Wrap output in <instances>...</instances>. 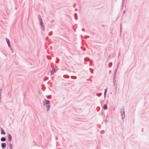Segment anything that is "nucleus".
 <instances>
[{"mask_svg": "<svg viewBox=\"0 0 149 149\" xmlns=\"http://www.w3.org/2000/svg\"><path fill=\"white\" fill-rule=\"evenodd\" d=\"M120 113L122 118L123 119H124L125 118V110L124 108L121 109L120 110Z\"/></svg>", "mask_w": 149, "mask_h": 149, "instance_id": "nucleus-1", "label": "nucleus"}, {"mask_svg": "<svg viewBox=\"0 0 149 149\" xmlns=\"http://www.w3.org/2000/svg\"><path fill=\"white\" fill-rule=\"evenodd\" d=\"M113 84L114 87V93L116 94V92L117 87V83L116 80H113Z\"/></svg>", "mask_w": 149, "mask_h": 149, "instance_id": "nucleus-2", "label": "nucleus"}, {"mask_svg": "<svg viewBox=\"0 0 149 149\" xmlns=\"http://www.w3.org/2000/svg\"><path fill=\"white\" fill-rule=\"evenodd\" d=\"M38 19L40 22V24L43 23L42 19L40 15H38Z\"/></svg>", "mask_w": 149, "mask_h": 149, "instance_id": "nucleus-3", "label": "nucleus"}, {"mask_svg": "<svg viewBox=\"0 0 149 149\" xmlns=\"http://www.w3.org/2000/svg\"><path fill=\"white\" fill-rule=\"evenodd\" d=\"M50 103V101L49 100L45 99L43 102V104L44 105H45L46 104H49Z\"/></svg>", "mask_w": 149, "mask_h": 149, "instance_id": "nucleus-4", "label": "nucleus"}, {"mask_svg": "<svg viewBox=\"0 0 149 149\" xmlns=\"http://www.w3.org/2000/svg\"><path fill=\"white\" fill-rule=\"evenodd\" d=\"M55 72V69L54 67H53L52 69V70L51 71V75H52L54 74Z\"/></svg>", "mask_w": 149, "mask_h": 149, "instance_id": "nucleus-5", "label": "nucleus"}, {"mask_svg": "<svg viewBox=\"0 0 149 149\" xmlns=\"http://www.w3.org/2000/svg\"><path fill=\"white\" fill-rule=\"evenodd\" d=\"M8 141L9 142H11L12 140V136L11 134H8Z\"/></svg>", "mask_w": 149, "mask_h": 149, "instance_id": "nucleus-6", "label": "nucleus"}, {"mask_svg": "<svg viewBox=\"0 0 149 149\" xmlns=\"http://www.w3.org/2000/svg\"><path fill=\"white\" fill-rule=\"evenodd\" d=\"M40 28L42 31H44L45 30V28L43 23L40 24Z\"/></svg>", "mask_w": 149, "mask_h": 149, "instance_id": "nucleus-7", "label": "nucleus"}, {"mask_svg": "<svg viewBox=\"0 0 149 149\" xmlns=\"http://www.w3.org/2000/svg\"><path fill=\"white\" fill-rule=\"evenodd\" d=\"M6 146V143H1V146L3 149L5 148Z\"/></svg>", "mask_w": 149, "mask_h": 149, "instance_id": "nucleus-8", "label": "nucleus"}, {"mask_svg": "<svg viewBox=\"0 0 149 149\" xmlns=\"http://www.w3.org/2000/svg\"><path fill=\"white\" fill-rule=\"evenodd\" d=\"M1 134H6L5 132L4 131L2 127H1Z\"/></svg>", "mask_w": 149, "mask_h": 149, "instance_id": "nucleus-9", "label": "nucleus"}, {"mask_svg": "<svg viewBox=\"0 0 149 149\" xmlns=\"http://www.w3.org/2000/svg\"><path fill=\"white\" fill-rule=\"evenodd\" d=\"M6 139L5 137H3L1 139V141L2 142H4L6 141Z\"/></svg>", "mask_w": 149, "mask_h": 149, "instance_id": "nucleus-10", "label": "nucleus"}, {"mask_svg": "<svg viewBox=\"0 0 149 149\" xmlns=\"http://www.w3.org/2000/svg\"><path fill=\"white\" fill-rule=\"evenodd\" d=\"M103 108L104 110H106L107 109V106L106 104H105L103 106Z\"/></svg>", "mask_w": 149, "mask_h": 149, "instance_id": "nucleus-11", "label": "nucleus"}, {"mask_svg": "<svg viewBox=\"0 0 149 149\" xmlns=\"http://www.w3.org/2000/svg\"><path fill=\"white\" fill-rule=\"evenodd\" d=\"M107 89L106 88L105 89L104 93V97H106V93L107 92Z\"/></svg>", "mask_w": 149, "mask_h": 149, "instance_id": "nucleus-12", "label": "nucleus"}, {"mask_svg": "<svg viewBox=\"0 0 149 149\" xmlns=\"http://www.w3.org/2000/svg\"><path fill=\"white\" fill-rule=\"evenodd\" d=\"M47 108V111H48L50 108V106L49 105H47L46 106Z\"/></svg>", "mask_w": 149, "mask_h": 149, "instance_id": "nucleus-13", "label": "nucleus"}, {"mask_svg": "<svg viewBox=\"0 0 149 149\" xmlns=\"http://www.w3.org/2000/svg\"><path fill=\"white\" fill-rule=\"evenodd\" d=\"M63 77L65 78H69L70 76L67 75H65L63 76Z\"/></svg>", "mask_w": 149, "mask_h": 149, "instance_id": "nucleus-14", "label": "nucleus"}, {"mask_svg": "<svg viewBox=\"0 0 149 149\" xmlns=\"http://www.w3.org/2000/svg\"><path fill=\"white\" fill-rule=\"evenodd\" d=\"M74 16L75 17V19L76 20H77V13H75L74 14Z\"/></svg>", "mask_w": 149, "mask_h": 149, "instance_id": "nucleus-15", "label": "nucleus"}, {"mask_svg": "<svg viewBox=\"0 0 149 149\" xmlns=\"http://www.w3.org/2000/svg\"><path fill=\"white\" fill-rule=\"evenodd\" d=\"M9 146L10 148L11 149H13L12 144L11 143H9Z\"/></svg>", "mask_w": 149, "mask_h": 149, "instance_id": "nucleus-16", "label": "nucleus"}, {"mask_svg": "<svg viewBox=\"0 0 149 149\" xmlns=\"http://www.w3.org/2000/svg\"><path fill=\"white\" fill-rule=\"evenodd\" d=\"M124 0H122V3H121V8H123V4H124Z\"/></svg>", "mask_w": 149, "mask_h": 149, "instance_id": "nucleus-17", "label": "nucleus"}, {"mask_svg": "<svg viewBox=\"0 0 149 149\" xmlns=\"http://www.w3.org/2000/svg\"><path fill=\"white\" fill-rule=\"evenodd\" d=\"M116 67H117L115 69V71H114V73H116V72H117V69H118V65H117Z\"/></svg>", "mask_w": 149, "mask_h": 149, "instance_id": "nucleus-18", "label": "nucleus"}, {"mask_svg": "<svg viewBox=\"0 0 149 149\" xmlns=\"http://www.w3.org/2000/svg\"><path fill=\"white\" fill-rule=\"evenodd\" d=\"M6 41L7 44L10 43V41L7 38H6Z\"/></svg>", "mask_w": 149, "mask_h": 149, "instance_id": "nucleus-19", "label": "nucleus"}, {"mask_svg": "<svg viewBox=\"0 0 149 149\" xmlns=\"http://www.w3.org/2000/svg\"><path fill=\"white\" fill-rule=\"evenodd\" d=\"M71 78L72 79H77V77L76 76H72L71 77Z\"/></svg>", "mask_w": 149, "mask_h": 149, "instance_id": "nucleus-20", "label": "nucleus"}, {"mask_svg": "<svg viewBox=\"0 0 149 149\" xmlns=\"http://www.w3.org/2000/svg\"><path fill=\"white\" fill-rule=\"evenodd\" d=\"M90 59L89 58H84V60L85 61H89V60Z\"/></svg>", "mask_w": 149, "mask_h": 149, "instance_id": "nucleus-21", "label": "nucleus"}, {"mask_svg": "<svg viewBox=\"0 0 149 149\" xmlns=\"http://www.w3.org/2000/svg\"><path fill=\"white\" fill-rule=\"evenodd\" d=\"M47 58L48 59H49V60H50L51 59V57H50V56H47Z\"/></svg>", "mask_w": 149, "mask_h": 149, "instance_id": "nucleus-22", "label": "nucleus"}, {"mask_svg": "<svg viewBox=\"0 0 149 149\" xmlns=\"http://www.w3.org/2000/svg\"><path fill=\"white\" fill-rule=\"evenodd\" d=\"M89 69H90V71H91V73H93V69L91 68H90Z\"/></svg>", "mask_w": 149, "mask_h": 149, "instance_id": "nucleus-23", "label": "nucleus"}, {"mask_svg": "<svg viewBox=\"0 0 149 149\" xmlns=\"http://www.w3.org/2000/svg\"><path fill=\"white\" fill-rule=\"evenodd\" d=\"M101 95H102L101 93L97 94V95L98 96H100Z\"/></svg>", "mask_w": 149, "mask_h": 149, "instance_id": "nucleus-24", "label": "nucleus"}, {"mask_svg": "<svg viewBox=\"0 0 149 149\" xmlns=\"http://www.w3.org/2000/svg\"><path fill=\"white\" fill-rule=\"evenodd\" d=\"M112 65V63H110L109 64V67H111V66Z\"/></svg>", "mask_w": 149, "mask_h": 149, "instance_id": "nucleus-25", "label": "nucleus"}, {"mask_svg": "<svg viewBox=\"0 0 149 149\" xmlns=\"http://www.w3.org/2000/svg\"><path fill=\"white\" fill-rule=\"evenodd\" d=\"M2 89H0V97H1V95L2 93Z\"/></svg>", "mask_w": 149, "mask_h": 149, "instance_id": "nucleus-26", "label": "nucleus"}, {"mask_svg": "<svg viewBox=\"0 0 149 149\" xmlns=\"http://www.w3.org/2000/svg\"><path fill=\"white\" fill-rule=\"evenodd\" d=\"M52 31H51L49 34V36H51L52 35Z\"/></svg>", "mask_w": 149, "mask_h": 149, "instance_id": "nucleus-27", "label": "nucleus"}, {"mask_svg": "<svg viewBox=\"0 0 149 149\" xmlns=\"http://www.w3.org/2000/svg\"><path fill=\"white\" fill-rule=\"evenodd\" d=\"M59 59H58L56 61V63H58L59 61Z\"/></svg>", "mask_w": 149, "mask_h": 149, "instance_id": "nucleus-28", "label": "nucleus"}, {"mask_svg": "<svg viewBox=\"0 0 149 149\" xmlns=\"http://www.w3.org/2000/svg\"><path fill=\"white\" fill-rule=\"evenodd\" d=\"M116 74L115 73H114L113 77H116Z\"/></svg>", "mask_w": 149, "mask_h": 149, "instance_id": "nucleus-29", "label": "nucleus"}, {"mask_svg": "<svg viewBox=\"0 0 149 149\" xmlns=\"http://www.w3.org/2000/svg\"><path fill=\"white\" fill-rule=\"evenodd\" d=\"M8 45L9 47H10V42L8 44Z\"/></svg>", "mask_w": 149, "mask_h": 149, "instance_id": "nucleus-30", "label": "nucleus"}, {"mask_svg": "<svg viewBox=\"0 0 149 149\" xmlns=\"http://www.w3.org/2000/svg\"><path fill=\"white\" fill-rule=\"evenodd\" d=\"M107 122V119H105L104 120V122L106 123Z\"/></svg>", "mask_w": 149, "mask_h": 149, "instance_id": "nucleus-31", "label": "nucleus"}, {"mask_svg": "<svg viewBox=\"0 0 149 149\" xmlns=\"http://www.w3.org/2000/svg\"><path fill=\"white\" fill-rule=\"evenodd\" d=\"M113 80H116L115 77H113Z\"/></svg>", "mask_w": 149, "mask_h": 149, "instance_id": "nucleus-32", "label": "nucleus"}, {"mask_svg": "<svg viewBox=\"0 0 149 149\" xmlns=\"http://www.w3.org/2000/svg\"><path fill=\"white\" fill-rule=\"evenodd\" d=\"M82 30L83 31H85V29L84 28H82Z\"/></svg>", "mask_w": 149, "mask_h": 149, "instance_id": "nucleus-33", "label": "nucleus"}, {"mask_svg": "<svg viewBox=\"0 0 149 149\" xmlns=\"http://www.w3.org/2000/svg\"><path fill=\"white\" fill-rule=\"evenodd\" d=\"M1 97H0V103L1 102Z\"/></svg>", "mask_w": 149, "mask_h": 149, "instance_id": "nucleus-34", "label": "nucleus"}, {"mask_svg": "<svg viewBox=\"0 0 149 149\" xmlns=\"http://www.w3.org/2000/svg\"><path fill=\"white\" fill-rule=\"evenodd\" d=\"M75 4H74V6H73V7H74H74H75Z\"/></svg>", "mask_w": 149, "mask_h": 149, "instance_id": "nucleus-35", "label": "nucleus"}, {"mask_svg": "<svg viewBox=\"0 0 149 149\" xmlns=\"http://www.w3.org/2000/svg\"><path fill=\"white\" fill-rule=\"evenodd\" d=\"M125 13V11L124 10L123 12V14H124Z\"/></svg>", "mask_w": 149, "mask_h": 149, "instance_id": "nucleus-36", "label": "nucleus"}, {"mask_svg": "<svg viewBox=\"0 0 149 149\" xmlns=\"http://www.w3.org/2000/svg\"><path fill=\"white\" fill-rule=\"evenodd\" d=\"M120 29H121V24L120 25Z\"/></svg>", "mask_w": 149, "mask_h": 149, "instance_id": "nucleus-37", "label": "nucleus"}, {"mask_svg": "<svg viewBox=\"0 0 149 149\" xmlns=\"http://www.w3.org/2000/svg\"><path fill=\"white\" fill-rule=\"evenodd\" d=\"M77 8L75 9V11H77Z\"/></svg>", "mask_w": 149, "mask_h": 149, "instance_id": "nucleus-38", "label": "nucleus"}, {"mask_svg": "<svg viewBox=\"0 0 149 149\" xmlns=\"http://www.w3.org/2000/svg\"><path fill=\"white\" fill-rule=\"evenodd\" d=\"M11 50L13 52V50H12V48H11Z\"/></svg>", "mask_w": 149, "mask_h": 149, "instance_id": "nucleus-39", "label": "nucleus"}, {"mask_svg": "<svg viewBox=\"0 0 149 149\" xmlns=\"http://www.w3.org/2000/svg\"><path fill=\"white\" fill-rule=\"evenodd\" d=\"M47 39H48V37H47Z\"/></svg>", "mask_w": 149, "mask_h": 149, "instance_id": "nucleus-40", "label": "nucleus"}]
</instances>
